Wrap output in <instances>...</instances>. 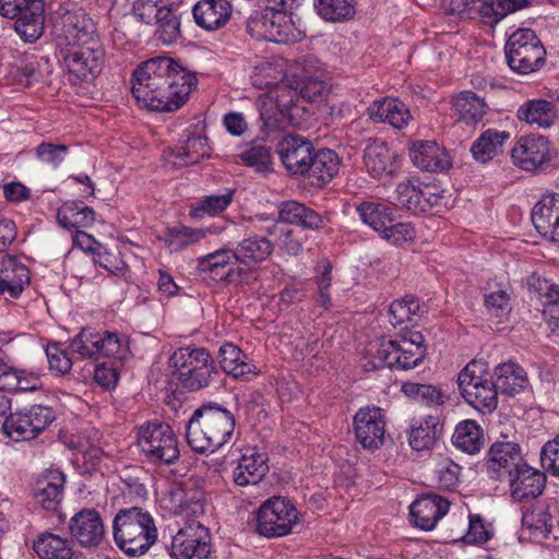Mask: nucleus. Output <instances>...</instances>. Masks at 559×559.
<instances>
[{"label": "nucleus", "mask_w": 559, "mask_h": 559, "mask_svg": "<svg viewBox=\"0 0 559 559\" xmlns=\"http://www.w3.org/2000/svg\"><path fill=\"white\" fill-rule=\"evenodd\" d=\"M325 70L312 57L298 59L288 68V83L266 91L258 97L261 119L270 127H281L289 118V110L298 95L311 102L322 98L329 90Z\"/></svg>", "instance_id": "obj_2"}, {"label": "nucleus", "mask_w": 559, "mask_h": 559, "mask_svg": "<svg viewBox=\"0 0 559 559\" xmlns=\"http://www.w3.org/2000/svg\"><path fill=\"white\" fill-rule=\"evenodd\" d=\"M413 164L425 171L443 173L452 167V157L447 148L432 140H418L409 148Z\"/></svg>", "instance_id": "obj_23"}, {"label": "nucleus", "mask_w": 559, "mask_h": 559, "mask_svg": "<svg viewBox=\"0 0 559 559\" xmlns=\"http://www.w3.org/2000/svg\"><path fill=\"white\" fill-rule=\"evenodd\" d=\"M285 61L276 60L274 62L263 61L254 67L251 74V83L260 90H274L282 83H288L286 76L288 70L284 73Z\"/></svg>", "instance_id": "obj_47"}, {"label": "nucleus", "mask_w": 559, "mask_h": 559, "mask_svg": "<svg viewBox=\"0 0 559 559\" xmlns=\"http://www.w3.org/2000/svg\"><path fill=\"white\" fill-rule=\"evenodd\" d=\"M234 251L239 264L250 265L266 260L273 251V245L265 237H249L240 241Z\"/></svg>", "instance_id": "obj_50"}, {"label": "nucleus", "mask_w": 559, "mask_h": 559, "mask_svg": "<svg viewBox=\"0 0 559 559\" xmlns=\"http://www.w3.org/2000/svg\"><path fill=\"white\" fill-rule=\"evenodd\" d=\"M313 147L300 135L288 134L278 145L277 153L284 166L293 174H306L311 168Z\"/></svg>", "instance_id": "obj_24"}, {"label": "nucleus", "mask_w": 559, "mask_h": 559, "mask_svg": "<svg viewBox=\"0 0 559 559\" xmlns=\"http://www.w3.org/2000/svg\"><path fill=\"white\" fill-rule=\"evenodd\" d=\"M136 447L150 463L173 464L180 455L173 428L158 420H150L136 428Z\"/></svg>", "instance_id": "obj_8"}, {"label": "nucleus", "mask_w": 559, "mask_h": 559, "mask_svg": "<svg viewBox=\"0 0 559 559\" xmlns=\"http://www.w3.org/2000/svg\"><path fill=\"white\" fill-rule=\"evenodd\" d=\"M156 24L155 37L159 43L169 46L178 41L181 36L178 15L162 14Z\"/></svg>", "instance_id": "obj_61"}, {"label": "nucleus", "mask_w": 559, "mask_h": 559, "mask_svg": "<svg viewBox=\"0 0 559 559\" xmlns=\"http://www.w3.org/2000/svg\"><path fill=\"white\" fill-rule=\"evenodd\" d=\"M231 14V5L228 0H202L193 7L195 23L206 29L215 31L224 26Z\"/></svg>", "instance_id": "obj_36"}, {"label": "nucleus", "mask_w": 559, "mask_h": 559, "mask_svg": "<svg viewBox=\"0 0 559 559\" xmlns=\"http://www.w3.org/2000/svg\"><path fill=\"white\" fill-rule=\"evenodd\" d=\"M527 3V0H485L478 13L485 22L496 24L508 14L525 8Z\"/></svg>", "instance_id": "obj_54"}, {"label": "nucleus", "mask_w": 559, "mask_h": 559, "mask_svg": "<svg viewBox=\"0 0 559 559\" xmlns=\"http://www.w3.org/2000/svg\"><path fill=\"white\" fill-rule=\"evenodd\" d=\"M510 139V132L487 129L472 144L471 153L475 160L487 163L498 156Z\"/></svg>", "instance_id": "obj_40"}, {"label": "nucleus", "mask_w": 559, "mask_h": 559, "mask_svg": "<svg viewBox=\"0 0 559 559\" xmlns=\"http://www.w3.org/2000/svg\"><path fill=\"white\" fill-rule=\"evenodd\" d=\"M433 474L439 488L453 489L460 484L461 466L451 459L443 457L437 462Z\"/></svg>", "instance_id": "obj_58"}, {"label": "nucleus", "mask_w": 559, "mask_h": 559, "mask_svg": "<svg viewBox=\"0 0 559 559\" xmlns=\"http://www.w3.org/2000/svg\"><path fill=\"white\" fill-rule=\"evenodd\" d=\"M64 474L57 468L46 469L39 474L32 487L34 504L46 511H56L63 497Z\"/></svg>", "instance_id": "obj_22"}, {"label": "nucleus", "mask_w": 559, "mask_h": 559, "mask_svg": "<svg viewBox=\"0 0 559 559\" xmlns=\"http://www.w3.org/2000/svg\"><path fill=\"white\" fill-rule=\"evenodd\" d=\"M242 162L258 171L264 173L272 167L271 150L265 145H254L241 154Z\"/></svg>", "instance_id": "obj_63"}, {"label": "nucleus", "mask_w": 559, "mask_h": 559, "mask_svg": "<svg viewBox=\"0 0 559 559\" xmlns=\"http://www.w3.org/2000/svg\"><path fill=\"white\" fill-rule=\"evenodd\" d=\"M545 49L530 28H518L509 35L506 57L512 71L520 74L534 72L544 61Z\"/></svg>", "instance_id": "obj_11"}, {"label": "nucleus", "mask_w": 559, "mask_h": 559, "mask_svg": "<svg viewBox=\"0 0 559 559\" xmlns=\"http://www.w3.org/2000/svg\"><path fill=\"white\" fill-rule=\"evenodd\" d=\"M0 14L15 19L14 28L25 41L37 40L44 32L41 0H0Z\"/></svg>", "instance_id": "obj_13"}, {"label": "nucleus", "mask_w": 559, "mask_h": 559, "mask_svg": "<svg viewBox=\"0 0 559 559\" xmlns=\"http://www.w3.org/2000/svg\"><path fill=\"white\" fill-rule=\"evenodd\" d=\"M424 336L419 332H411L401 340H380L370 342L361 357V366L366 371L379 368L409 370L416 368L425 358Z\"/></svg>", "instance_id": "obj_3"}, {"label": "nucleus", "mask_w": 559, "mask_h": 559, "mask_svg": "<svg viewBox=\"0 0 559 559\" xmlns=\"http://www.w3.org/2000/svg\"><path fill=\"white\" fill-rule=\"evenodd\" d=\"M401 391L405 396L427 406H439L444 403L443 392L435 385L405 382Z\"/></svg>", "instance_id": "obj_56"}, {"label": "nucleus", "mask_w": 559, "mask_h": 559, "mask_svg": "<svg viewBox=\"0 0 559 559\" xmlns=\"http://www.w3.org/2000/svg\"><path fill=\"white\" fill-rule=\"evenodd\" d=\"M171 379L183 389L197 391L209 386L217 373L211 354L203 347H179L168 359Z\"/></svg>", "instance_id": "obj_7"}, {"label": "nucleus", "mask_w": 559, "mask_h": 559, "mask_svg": "<svg viewBox=\"0 0 559 559\" xmlns=\"http://www.w3.org/2000/svg\"><path fill=\"white\" fill-rule=\"evenodd\" d=\"M43 388L38 372L8 366L0 373V389L12 392H35Z\"/></svg>", "instance_id": "obj_41"}, {"label": "nucleus", "mask_w": 559, "mask_h": 559, "mask_svg": "<svg viewBox=\"0 0 559 559\" xmlns=\"http://www.w3.org/2000/svg\"><path fill=\"white\" fill-rule=\"evenodd\" d=\"M364 166L373 179L388 182L394 178L401 167V157L395 150L382 141H371L364 152Z\"/></svg>", "instance_id": "obj_21"}, {"label": "nucleus", "mask_w": 559, "mask_h": 559, "mask_svg": "<svg viewBox=\"0 0 559 559\" xmlns=\"http://www.w3.org/2000/svg\"><path fill=\"white\" fill-rule=\"evenodd\" d=\"M116 545L128 556L145 554L157 539L152 515L140 508L119 511L114 520Z\"/></svg>", "instance_id": "obj_6"}, {"label": "nucleus", "mask_w": 559, "mask_h": 559, "mask_svg": "<svg viewBox=\"0 0 559 559\" xmlns=\"http://www.w3.org/2000/svg\"><path fill=\"white\" fill-rule=\"evenodd\" d=\"M341 160L332 150H320L311 159L309 175L320 183L329 182L340 170Z\"/></svg>", "instance_id": "obj_53"}, {"label": "nucleus", "mask_w": 559, "mask_h": 559, "mask_svg": "<svg viewBox=\"0 0 559 559\" xmlns=\"http://www.w3.org/2000/svg\"><path fill=\"white\" fill-rule=\"evenodd\" d=\"M55 419L50 407L33 405L28 408L12 413L0 426L2 439L23 441L35 438Z\"/></svg>", "instance_id": "obj_12"}, {"label": "nucleus", "mask_w": 559, "mask_h": 559, "mask_svg": "<svg viewBox=\"0 0 559 559\" xmlns=\"http://www.w3.org/2000/svg\"><path fill=\"white\" fill-rule=\"evenodd\" d=\"M300 513L295 504L283 497H271L257 511V531L265 537L290 534L299 524Z\"/></svg>", "instance_id": "obj_10"}, {"label": "nucleus", "mask_w": 559, "mask_h": 559, "mask_svg": "<svg viewBox=\"0 0 559 559\" xmlns=\"http://www.w3.org/2000/svg\"><path fill=\"white\" fill-rule=\"evenodd\" d=\"M105 52L98 43L73 46L63 56V64L74 83L96 78L103 68Z\"/></svg>", "instance_id": "obj_16"}, {"label": "nucleus", "mask_w": 559, "mask_h": 559, "mask_svg": "<svg viewBox=\"0 0 559 559\" xmlns=\"http://www.w3.org/2000/svg\"><path fill=\"white\" fill-rule=\"evenodd\" d=\"M491 370L495 373V385L498 389V395L500 393L515 395L527 385L526 372L513 361L499 364Z\"/></svg>", "instance_id": "obj_39"}, {"label": "nucleus", "mask_w": 559, "mask_h": 559, "mask_svg": "<svg viewBox=\"0 0 559 559\" xmlns=\"http://www.w3.org/2000/svg\"><path fill=\"white\" fill-rule=\"evenodd\" d=\"M493 535L490 524L485 523L484 519L478 514L469 515L467 533L464 536L465 543L480 545L488 542Z\"/></svg>", "instance_id": "obj_62"}, {"label": "nucleus", "mask_w": 559, "mask_h": 559, "mask_svg": "<svg viewBox=\"0 0 559 559\" xmlns=\"http://www.w3.org/2000/svg\"><path fill=\"white\" fill-rule=\"evenodd\" d=\"M237 257L234 249L223 247L197 259V271L204 278L215 283L242 282L245 270L236 267Z\"/></svg>", "instance_id": "obj_17"}, {"label": "nucleus", "mask_w": 559, "mask_h": 559, "mask_svg": "<svg viewBox=\"0 0 559 559\" xmlns=\"http://www.w3.org/2000/svg\"><path fill=\"white\" fill-rule=\"evenodd\" d=\"M99 441L100 437L97 430L72 436L68 441V447L74 451V460L83 462L85 472L95 469L102 461L103 450Z\"/></svg>", "instance_id": "obj_37"}, {"label": "nucleus", "mask_w": 559, "mask_h": 559, "mask_svg": "<svg viewBox=\"0 0 559 559\" xmlns=\"http://www.w3.org/2000/svg\"><path fill=\"white\" fill-rule=\"evenodd\" d=\"M453 445L467 453H478L485 444L481 427L473 419L459 423L452 436Z\"/></svg>", "instance_id": "obj_44"}, {"label": "nucleus", "mask_w": 559, "mask_h": 559, "mask_svg": "<svg viewBox=\"0 0 559 559\" xmlns=\"http://www.w3.org/2000/svg\"><path fill=\"white\" fill-rule=\"evenodd\" d=\"M316 13L325 22L344 23L356 14L355 0H313Z\"/></svg>", "instance_id": "obj_51"}, {"label": "nucleus", "mask_w": 559, "mask_h": 559, "mask_svg": "<svg viewBox=\"0 0 559 559\" xmlns=\"http://www.w3.org/2000/svg\"><path fill=\"white\" fill-rule=\"evenodd\" d=\"M234 415L218 405H204L194 411L186 427L189 445L199 453H213L233 437Z\"/></svg>", "instance_id": "obj_4"}, {"label": "nucleus", "mask_w": 559, "mask_h": 559, "mask_svg": "<svg viewBox=\"0 0 559 559\" xmlns=\"http://www.w3.org/2000/svg\"><path fill=\"white\" fill-rule=\"evenodd\" d=\"M70 533L83 547H95L104 537V525L99 513L94 509H83L70 521Z\"/></svg>", "instance_id": "obj_29"}, {"label": "nucleus", "mask_w": 559, "mask_h": 559, "mask_svg": "<svg viewBox=\"0 0 559 559\" xmlns=\"http://www.w3.org/2000/svg\"><path fill=\"white\" fill-rule=\"evenodd\" d=\"M70 347L82 357H111L122 359L128 353V342L123 336L109 331L84 329L76 335Z\"/></svg>", "instance_id": "obj_15"}, {"label": "nucleus", "mask_w": 559, "mask_h": 559, "mask_svg": "<svg viewBox=\"0 0 559 559\" xmlns=\"http://www.w3.org/2000/svg\"><path fill=\"white\" fill-rule=\"evenodd\" d=\"M540 462L549 474L559 477V435L543 445Z\"/></svg>", "instance_id": "obj_64"}, {"label": "nucleus", "mask_w": 559, "mask_h": 559, "mask_svg": "<svg viewBox=\"0 0 559 559\" xmlns=\"http://www.w3.org/2000/svg\"><path fill=\"white\" fill-rule=\"evenodd\" d=\"M357 442L367 450L374 451L384 443L386 420L384 411L378 406L359 408L353 419Z\"/></svg>", "instance_id": "obj_19"}, {"label": "nucleus", "mask_w": 559, "mask_h": 559, "mask_svg": "<svg viewBox=\"0 0 559 559\" xmlns=\"http://www.w3.org/2000/svg\"><path fill=\"white\" fill-rule=\"evenodd\" d=\"M509 484L511 496L515 500H524L538 497L546 484V476L526 462L520 464L516 469L510 472Z\"/></svg>", "instance_id": "obj_27"}, {"label": "nucleus", "mask_w": 559, "mask_h": 559, "mask_svg": "<svg viewBox=\"0 0 559 559\" xmlns=\"http://www.w3.org/2000/svg\"><path fill=\"white\" fill-rule=\"evenodd\" d=\"M57 221L64 229L78 230L91 226L95 221V214L81 201H68L58 210Z\"/></svg>", "instance_id": "obj_45"}, {"label": "nucleus", "mask_w": 559, "mask_h": 559, "mask_svg": "<svg viewBox=\"0 0 559 559\" xmlns=\"http://www.w3.org/2000/svg\"><path fill=\"white\" fill-rule=\"evenodd\" d=\"M207 138L201 134L189 135L180 140L167 154V162L174 167H183L199 163L210 156Z\"/></svg>", "instance_id": "obj_32"}, {"label": "nucleus", "mask_w": 559, "mask_h": 559, "mask_svg": "<svg viewBox=\"0 0 559 559\" xmlns=\"http://www.w3.org/2000/svg\"><path fill=\"white\" fill-rule=\"evenodd\" d=\"M198 83L197 74L173 58L155 57L134 70L132 94L147 110L174 112L188 102Z\"/></svg>", "instance_id": "obj_1"}, {"label": "nucleus", "mask_w": 559, "mask_h": 559, "mask_svg": "<svg viewBox=\"0 0 559 559\" xmlns=\"http://www.w3.org/2000/svg\"><path fill=\"white\" fill-rule=\"evenodd\" d=\"M233 198L234 191L230 189H226L221 194L207 195L190 210V216L200 219L218 215L230 205Z\"/></svg>", "instance_id": "obj_55"}, {"label": "nucleus", "mask_w": 559, "mask_h": 559, "mask_svg": "<svg viewBox=\"0 0 559 559\" xmlns=\"http://www.w3.org/2000/svg\"><path fill=\"white\" fill-rule=\"evenodd\" d=\"M438 418L427 416L416 420L408 433V442L416 451L428 450L436 441L438 435Z\"/></svg>", "instance_id": "obj_52"}, {"label": "nucleus", "mask_w": 559, "mask_h": 559, "mask_svg": "<svg viewBox=\"0 0 559 559\" xmlns=\"http://www.w3.org/2000/svg\"><path fill=\"white\" fill-rule=\"evenodd\" d=\"M380 238L393 246H403L416 240L417 230L413 223L397 221L394 215L392 223L388 224L385 230L380 235Z\"/></svg>", "instance_id": "obj_57"}, {"label": "nucleus", "mask_w": 559, "mask_h": 559, "mask_svg": "<svg viewBox=\"0 0 559 559\" xmlns=\"http://www.w3.org/2000/svg\"><path fill=\"white\" fill-rule=\"evenodd\" d=\"M34 549L41 559H79L73 552L70 540L52 533L39 536L34 544Z\"/></svg>", "instance_id": "obj_49"}, {"label": "nucleus", "mask_w": 559, "mask_h": 559, "mask_svg": "<svg viewBox=\"0 0 559 559\" xmlns=\"http://www.w3.org/2000/svg\"><path fill=\"white\" fill-rule=\"evenodd\" d=\"M457 386L464 402L480 415H491L498 408L495 373L487 361L471 360L459 372Z\"/></svg>", "instance_id": "obj_5"}, {"label": "nucleus", "mask_w": 559, "mask_h": 559, "mask_svg": "<svg viewBox=\"0 0 559 559\" xmlns=\"http://www.w3.org/2000/svg\"><path fill=\"white\" fill-rule=\"evenodd\" d=\"M211 552L207 528L198 521H189L171 542V556L175 559H205Z\"/></svg>", "instance_id": "obj_18"}, {"label": "nucleus", "mask_w": 559, "mask_h": 559, "mask_svg": "<svg viewBox=\"0 0 559 559\" xmlns=\"http://www.w3.org/2000/svg\"><path fill=\"white\" fill-rule=\"evenodd\" d=\"M521 448L518 443L506 441L495 442L488 451V469L495 473L497 477L501 474L510 475V472L516 469L520 464H524Z\"/></svg>", "instance_id": "obj_34"}, {"label": "nucleus", "mask_w": 559, "mask_h": 559, "mask_svg": "<svg viewBox=\"0 0 559 559\" xmlns=\"http://www.w3.org/2000/svg\"><path fill=\"white\" fill-rule=\"evenodd\" d=\"M29 283L28 269L14 257L2 259L0 267V295L19 298Z\"/></svg>", "instance_id": "obj_35"}, {"label": "nucleus", "mask_w": 559, "mask_h": 559, "mask_svg": "<svg viewBox=\"0 0 559 559\" xmlns=\"http://www.w3.org/2000/svg\"><path fill=\"white\" fill-rule=\"evenodd\" d=\"M221 366L223 370L236 379H250L261 372L242 350L230 343H226L219 348Z\"/></svg>", "instance_id": "obj_38"}, {"label": "nucleus", "mask_w": 559, "mask_h": 559, "mask_svg": "<svg viewBox=\"0 0 559 559\" xmlns=\"http://www.w3.org/2000/svg\"><path fill=\"white\" fill-rule=\"evenodd\" d=\"M554 152L548 138L540 134L521 136L514 144L511 157L519 168L535 171L552 158Z\"/></svg>", "instance_id": "obj_20"}, {"label": "nucleus", "mask_w": 559, "mask_h": 559, "mask_svg": "<svg viewBox=\"0 0 559 559\" xmlns=\"http://www.w3.org/2000/svg\"><path fill=\"white\" fill-rule=\"evenodd\" d=\"M531 217L543 238L559 241V194L543 195L534 205Z\"/></svg>", "instance_id": "obj_26"}, {"label": "nucleus", "mask_w": 559, "mask_h": 559, "mask_svg": "<svg viewBox=\"0 0 559 559\" xmlns=\"http://www.w3.org/2000/svg\"><path fill=\"white\" fill-rule=\"evenodd\" d=\"M419 301L414 296L394 300L389 308L390 322L393 325L409 321L419 311Z\"/></svg>", "instance_id": "obj_59"}, {"label": "nucleus", "mask_w": 559, "mask_h": 559, "mask_svg": "<svg viewBox=\"0 0 559 559\" xmlns=\"http://www.w3.org/2000/svg\"><path fill=\"white\" fill-rule=\"evenodd\" d=\"M267 471L266 454L248 448L242 452L233 471V479L240 487L255 485L266 475Z\"/></svg>", "instance_id": "obj_31"}, {"label": "nucleus", "mask_w": 559, "mask_h": 559, "mask_svg": "<svg viewBox=\"0 0 559 559\" xmlns=\"http://www.w3.org/2000/svg\"><path fill=\"white\" fill-rule=\"evenodd\" d=\"M314 282L318 287V302L324 309H329L331 307L329 288L332 283V265L328 260H322L317 264Z\"/></svg>", "instance_id": "obj_60"}, {"label": "nucleus", "mask_w": 559, "mask_h": 559, "mask_svg": "<svg viewBox=\"0 0 559 559\" xmlns=\"http://www.w3.org/2000/svg\"><path fill=\"white\" fill-rule=\"evenodd\" d=\"M450 502L438 495H423L409 506L412 523L424 531H430L449 512Z\"/></svg>", "instance_id": "obj_25"}, {"label": "nucleus", "mask_w": 559, "mask_h": 559, "mask_svg": "<svg viewBox=\"0 0 559 559\" xmlns=\"http://www.w3.org/2000/svg\"><path fill=\"white\" fill-rule=\"evenodd\" d=\"M528 290L539 300L544 319L552 331L559 328V286L534 273L527 277Z\"/></svg>", "instance_id": "obj_28"}, {"label": "nucleus", "mask_w": 559, "mask_h": 559, "mask_svg": "<svg viewBox=\"0 0 559 559\" xmlns=\"http://www.w3.org/2000/svg\"><path fill=\"white\" fill-rule=\"evenodd\" d=\"M58 46H81L98 43L93 20L81 9L72 4L58 8L53 16Z\"/></svg>", "instance_id": "obj_9"}, {"label": "nucleus", "mask_w": 559, "mask_h": 559, "mask_svg": "<svg viewBox=\"0 0 559 559\" xmlns=\"http://www.w3.org/2000/svg\"><path fill=\"white\" fill-rule=\"evenodd\" d=\"M516 118L531 127L549 129L557 119L556 104L546 98L527 99L519 106Z\"/></svg>", "instance_id": "obj_33"}, {"label": "nucleus", "mask_w": 559, "mask_h": 559, "mask_svg": "<svg viewBox=\"0 0 559 559\" xmlns=\"http://www.w3.org/2000/svg\"><path fill=\"white\" fill-rule=\"evenodd\" d=\"M451 103L455 114L468 124L478 123L486 114L484 98L469 91L453 96Z\"/></svg>", "instance_id": "obj_48"}, {"label": "nucleus", "mask_w": 559, "mask_h": 559, "mask_svg": "<svg viewBox=\"0 0 559 559\" xmlns=\"http://www.w3.org/2000/svg\"><path fill=\"white\" fill-rule=\"evenodd\" d=\"M367 114L372 121L388 123L397 130L405 129L413 119L408 107L394 97L374 100L367 108Z\"/></svg>", "instance_id": "obj_30"}, {"label": "nucleus", "mask_w": 559, "mask_h": 559, "mask_svg": "<svg viewBox=\"0 0 559 559\" xmlns=\"http://www.w3.org/2000/svg\"><path fill=\"white\" fill-rule=\"evenodd\" d=\"M278 218L282 223L296 224L308 229H319L324 226L321 215L296 201L284 202L280 207Z\"/></svg>", "instance_id": "obj_43"}, {"label": "nucleus", "mask_w": 559, "mask_h": 559, "mask_svg": "<svg viewBox=\"0 0 559 559\" xmlns=\"http://www.w3.org/2000/svg\"><path fill=\"white\" fill-rule=\"evenodd\" d=\"M214 233L215 231L211 228H192L185 225H177L166 228L160 239L170 252H178L200 242L209 234Z\"/></svg>", "instance_id": "obj_42"}, {"label": "nucleus", "mask_w": 559, "mask_h": 559, "mask_svg": "<svg viewBox=\"0 0 559 559\" xmlns=\"http://www.w3.org/2000/svg\"><path fill=\"white\" fill-rule=\"evenodd\" d=\"M356 211L360 221L379 236L395 215L392 207L376 201H364L356 206Z\"/></svg>", "instance_id": "obj_46"}, {"label": "nucleus", "mask_w": 559, "mask_h": 559, "mask_svg": "<svg viewBox=\"0 0 559 559\" xmlns=\"http://www.w3.org/2000/svg\"><path fill=\"white\" fill-rule=\"evenodd\" d=\"M247 29L257 39L273 43H292L300 37L292 17L284 11L267 9L255 12L248 21Z\"/></svg>", "instance_id": "obj_14"}]
</instances>
